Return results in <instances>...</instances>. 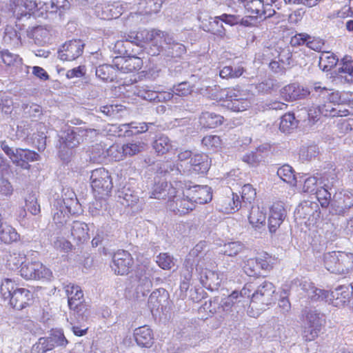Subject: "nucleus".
<instances>
[{
	"label": "nucleus",
	"instance_id": "obj_7",
	"mask_svg": "<svg viewBox=\"0 0 353 353\" xmlns=\"http://www.w3.org/2000/svg\"><path fill=\"white\" fill-rule=\"evenodd\" d=\"M97 134V130L82 127L68 128L60 135L61 147L73 148L88 138L92 139Z\"/></svg>",
	"mask_w": 353,
	"mask_h": 353
},
{
	"label": "nucleus",
	"instance_id": "obj_50",
	"mask_svg": "<svg viewBox=\"0 0 353 353\" xmlns=\"http://www.w3.org/2000/svg\"><path fill=\"white\" fill-rule=\"evenodd\" d=\"M3 41L7 44L17 46L21 43V34L13 27L7 26L4 32Z\"/></svg>",
	"mask_w": 353,
	"mask_h": 353
},
{
	"label": "nucleus",
	"instance_id": "obj_21",
	"mask_svg": "<svg viewBox=\"0 0 353 353\" xmlns=\"http://www.w3.org/2000/svg\"><path fill=\"white\" fill-rule=\"evenodd\" d=\"M310 94L307 88L301 87L299 84L292 83L283 87L281 91V97L285 101H292L301 99Z\"/></svg>",
	"mask_w": 353,
	"mask_h": 353
},
{
	"label": "nucleus",
	"instance_id": "obj_23",
	"mask_svg": "<svg viewBox=\"0 0 353 353\" xmlns=\"http://www.w3.org/2000/svg\"><path fill=\"white\" fill-rule=\"evenodd\" d=\"M169 294L168 292L159 288L152 292L148 299V307L152 313L163 310L168 302Z\"/></svg>",
	"mask_w": 353,
	"mask_h": 353
},
{
	"label": "nucleus",
	"instance_id": "obj_46",
	"mask_svg": "<svg viewBox=\"0 0 353 353\" xmlns=\"http://www.w3.org/2000/svg\"><path fill=\"white\" fill-rule=\"evenodd\" d=\"M324 323L325 319L323 314L316 310H310L307 312L304 324L321 330Z\"/></svg>",
	"mask_w": 353,
	"mask_h": 353
},
{
	"label": "nucleus",
	"instance_id": "obj_53",
	"mask_svg": "<svg viewBox=\"0 0 353 353\" xmlns=\"http://www.w3.org/2000/svg\"><path fill=\"white\" fill-rule=\"evenodd\" d=\"M315 91L318 92L320 90L322 97L326 98L329 101L330 105L333 104L334 106L336 104L340 103L341 97L339 92H329L325 88H321V85L315 84L314 86Z\"/></svg>",
	"mask_w": 353,
	"mask_h": 353
},
{
	"label": "nucleus",
	"instance_id": "obj_45",
	"mask_svg": "<svg viewBox=\"0 0 353 353\" xmlns=\"http://www.w3.org/2000/svg\"><path fill=\"white\" fill-rule=\"evenodd\" d=\"M19 234L17 230L10 225L4 224L0 229V240L5 243H10L17 241Z\"/></svg>",
	"mask_w": 353,
	"mask_h": 353
},
{
	"label": "nucleus",
	"instance_id": "obj_10",
	"mask_svg": "<svg viewBox=\"0 0 353 353\" xmlns=\"http://www.w3.org/2000/svg\"><path fill=\"white\" fill-rule=\"evenodd\" d=\"M353 206V191L340 190L333 196L330 212L343 216Z\"/></svg>",
	"mask_w": 353,
	"mask_h": 353
},
{
	"label": "nucleus",
	"instance_id": "obj_16",
	"mask_svg": "<svg viewBox=\"0 0 353 353\" xmlns=\"http://www.w3.org/2000/svg\"><path fill=\"white\" fill-rule=\"evenodd\" d=\"M63 288L68 296V306L70 310L79 312L83 307L82 299L83 293L79 285L71 283H63Z\"/></svg>",
	"mask_w": 353,
	"mask_h": 353
},
{
	"label": "nucleus",
	"instance_id": "obj_62",
	"mask_svg": "<svg viewBox=\"0 0 353 353\" xmlns=\"http://www.w3.org/2000/svg\"><path fill=\"white\" fill-rule=\"evenodd\" d=\"M48 337L50 340H52L51 343L53 344V347L56 346L65 347L68 343L61 330H52Z\"/></svg>",
	"mask_w": 353,
	"mask_h": 353
},
{
	"label": "nucleus",
	"instance_id": "obj_26",
	"mask_svg": "<svg viewBox=\"0 0 353 353\" xmlns=\"http://www.w3.org/2000/svg\"><path fill=\"white\" fill-rule=\"evenodd\" d=\"M245 8L251 17H270L272 12H268L263 0H250L245 4Z\"/></svg>",
	"mask_w": 353,
	"mask_h": 353
},
{
	"label": "nucleus",
	"instance_id": "obj_52",
	"mask_svg": "<svg viewBox=\"0 0 353 353\" xmlns=\"http://www.w3.org/2000/svg\"><path fill=\"white\" fill-rule=\"evenodd\" d=\"M0 58L3 63L8 66L19 65L22 62V59L18 54L5 49L0 50Z\"/></svg>",
	"mask_w": 353,
	"mask_h": 353
},
{
	"label": "nucleus",
	"instance_id": "obj_55",
	"mask_svg": "<svg viewBox=\"0 0 353 353\" xmlns=\"http://www.w3.org/2000/svg\"><path fill=\"white\" fill-rule=\"evenodd\" d=\"M49 35L48 30L42 26H38L32 31L34 42L40 46H43L49 41Z\"/></svg>",
	"mask_w": 353,
	"mask_h": 353
},
{
	"label": "nucleus",
	"instance_id": "obj_5",
	"mask_svg": "<svg viewBox=\"0 0 353 353\" xmlns=\"http://www.w3.org/2000/svg\"><path fill=\"white\" fill-rule=\"evenodd\" d=\"M276 288L269 281H265L256 288L253 286V291L251 292V302L252 303L251 310L248 311L249 316L256 317L261 311L265 310V307L272 304L274 300Z\"/></svg>",
	"mask_w": 353,
	"mask_h": 353
},
{
	"label": "nucleus",
	"instance_id": "obj_57",
	"mask_svg": "<svg viewBox=\"0 0 353 353\" xmlns=\"http://www.w3.org/2000/svg\"><path fill=\"white\" fill-rule=\"evenodd\" d=\"M25 263H26L25 254L19 252L10 254L7 260V265L10 270H17L19 267L21 268Z\"/></svg>",
	"mask_w": 353,
	"mask_h": 353
},
{
	"label": "nucleus",
	"instance_id": "obj_48",
	"mask_svg": "<svg viewBox=\"0 0 353 353\" xmlns=\"http://www.w3.org/2000/svg\"><path fill=\"white\" fill-rule=\"evenodd\" d=\"M277 175L284 182L290 185H296V179L294 175V171L290 165H283L280 167L277 170Z\"/></svg>",
	"mask_w": 353,
	"mask_h": 353
},
{
	"label": "nucleus",
	"instance_id": "obj_64",
	"mask_svg": "<svg viewBox=\"0 0 353 353\" xmlns=\"http://www.w3.org/2000/svg\"><path fill=\"white\" fill-rule=\"evenodd\" d=\"M157 263L163 270H170L175 265L174 259L168 253H161L157 257Z\"/></svg>",
	"mask_w": 353,
	"mask_h": 353
},
{
	"label": "nucleus",
	"instance_id": "obj_49",
	"mask_svg": "<svg viewBox=\"0 0 353 353\" xmlns=\"http://www.w3.org/2000/svg\"><path fill=\"white\" fill-rule=\"evenodd\" d=\"M338 59L329 52H323L319 57V65L324 71H328L337 63Z\"/></svg>",
	"mask_w": 353,
	"mask_h": 353
},
{
	"label": "nucleus",
	"instance_id": "obj_15",
	"mask_svg": "<svg viewBox=\"0 0 353 353\" xmlns=\"http://www.w3.org/2000/svg\"><path fill=\"white\" fill-rule=\"evenodd\" d=\"M210 265L211 263H208L204 268L196 271L199 272L200 281L203 286L213 291L220 286L223 276L222 274L209 270L208 267Z\"/></svg>",
	"mask_w": 353,
	"mask_h": 353
},
{
	"label": "nucleus",
	"instance_id": "obj_2",
	"mask_svg": "<svg viewBox=\"0 0 353 353\" xmlns=\"http://www.w3.org/2000/svg\"><path fill=\"white\" fill-rule=\"evenodd\" d=\"M129 40L126 41H117L115 43V48L119 53L122 54L127 52L125 44L128 41L135 43L138 46L142 43H150L152 46L149 54L152 56L158 55L163 50V41L170 43L172 39L168 35V33L157 30H140L137 32H132L128 35Z\"/></svg>",
	"mask_w": 353,
	"mask_h": 353
},
{
	"label": "nucleus",
	"instance_id": "obj_40",
	"mask_svg": "<svg viewBox=\"0 0 353 353\" xmlns=\"http://www.w3.org/2000/svg\"><path fill=\"white\" fill-rule=\"evenodd\" d=\"M152 147L158 154L162 155L168 152L172 148V144L167 136L161 134L155 138Z\"/></svg>",
	"mask_w": 353,
	"mask_h": 353
},
{
	"label": "nucleus",
	"instance_id": "obj_17",
	"mask_svg": "<svg viewBox=\"0 0 353 353\" xmlns=\"http://www.w3.org/2000/svg\"><path fill=\"white\" fill-rule=\"evenodd\" d=\"M84 44L80 40L66 42L59 51V57L63 61H73L81 55Z\"/></svg>",
	"mask_w": 353,
	"mask_h": 353
},
{
	"label": "nucleus",
	"instance_id": "obj_47",
	"mask_svg": "<svg viewBox=\"0 0 353 353\" xmlns=\"http://www.w3.org/2000/svg\"><path fill=\"white\" fill-rule=\"evenodd\" d=\"M204 30L205 31L212 32L221 37H223L225 34V28L221 23V18L218 17H210L209 25L206 26L203 23Z\"/></svg>",
	"mask_w": 353,
	"mask_h": 353
},
{
	"label": "nucleus",
	"instance_id": "obj_36",
	"mask_svg": "<svg viewBox=\"0 0 353 353\" xmlns=\"http://www.w3.org/2000/svg\"><path fill=\"white\" fill-rule=\"evenodd\" d=\"M173 185L174 183L169 185L165 181L156 183L152 189L150 197L155 199H164L168 196L170 199V188Z\"/></svg>",
	"mask_w": 353,
	"mask_h": 353
},
{
	"label": "nucleus",
	"instance_id": "obj_25",
	"mask_svg": "<svg viewBox=\"0 0 353 353\" xmlns=\"http://www.w3.org/2000/svg\"><path fill=\"white\" fill-rule=\"evenodd\" d=\"M39 159V154L34 151L21 148L15 149L14 163L23 169H29L30 167L29 162L37 161Z\"/></svg>",
	"mask_w": 353,
	"mask_h": 353
},
{
	"label": "nucleus",
	"instance_id": "obj_27",
	"mask_svg": "<svg viewBox=\"0 0 353 353\" xmlns=\"http://www.w3.org/2000/svg\"><path fill=\"white\" fill-rule=\"evenodd\" d=\"M187 164H189L185 167L188 171L192 170L196 173H205L210 168L208 157L205 154H194Z\"/></svg>",
	"mask_w": 353,
	"mask_h": 353
},
{
	"label": "nucleus",
	"instance_id": "obj_32",
	"mask_svg": "<svg viewBox=\"0 0 353 353\" xmlns=\"http://www.w3.org/2000/svg\"><path fill=\"white\" fill-rule=\"evenodd\" d=\"M319 111L325 117H346L352 113L351 110L341 103L335 105V107L332 105L324 104Z\"/></svg>",
	"mask_w": 353,
	"mask_h": 353
},
{
	"label": "nucleus",
	"instance_id": "obj_19",
	"mask_svg": "<svg viewBox=\"0 0 353 353\" xmlns=\"http://www.w3.org/2000/svg\"><path fill=\"white\" fill-rule=\"evenodd\" d=\"M69 202L70 203H66L64 199H59L53 204L54 207L57 208V212H54L53 215V221L57 227H61L66 223L68 216V213H70L72 211L71 205L77 203L76 199L72 198Z\"/></svg>",
	"mask_w": 353,
	"mask_h": 353
},
{
	"label": "nucleus",
	"instance_id": "obj_35",
	"mask_svg": "<svg viewBox=\"0 0 353 353\" xmlns=\"http://www.w3.org/2000/svg\"><path fill=\"white\" fill-rule=\"evenodd\" d=\"M152 283L150 279V274L145 272L139 277L138 285L136 288V297L140 299L144 297L150 291Z\"/></svg>",
	"mask_w": 353,
	"mask_h": 353
},
{
	"label": "nucleus",
	"instance_id": "obj_30",
	"mask_svg": "<svg viewBox=\"0 0 353 353\" xmlns=\"http://www.w3.org/2000/svg\"><path fill=\"white\" fill-rule=\"evenodd\" d=\"M253 291V285L252 283L246 284L243 289L239 292L237 299L236 312H243L245 308L249 305L251 307V292Z\"/></svg>",
	"mask_w": 353,
	"mask_h": 353
},
{
	"label": "nucleus",
	"instance_id": "obj_22",
	"mask_svg": "<svg viewBox=\"0 0 353 353\" xmlns=\"http://www.w3.org/2000/svg\"><path fill=\"white\" fill-rule=\"evenodd\" d=\"M115 66L119 73H128L140 70L143 65V61L138 57H116Z\"/></svg>",
	"mask_w": 353,
	"mask_h": 353
},
{
	"label": "nucleus",
	"instance_id": "obj_51",
	"mask_svg": "<svg viewBox=\"0 0 353 353\" xmlns=\"http://www.w3.org/2000/svg\"><path fill=\"white\" fill-rule=\"evenodd\" d=\"M39 128V130L45 129V126L42 123H36L34 121H32L30 123L28 121H23L20 123V124L17 126V132H21L22 136L28 137L32 133L33 134H35L34 128Z\"/></svg>",
	"mask_w": 353,
	"mask_h": 353
},
{
	"label": "nucleus",
	"instance_id": "obj_9",
	"mask_svg": "<svg viewBox=\"0 0 353 353\" xmlns=\"http://www.w3.org/2000/svg\"><path fill=\"white\" fill-rule=\"evenodd\" d=\"M337 182V175L334 170L323 174L321 177L319 185L315 192L316 199L322 208H326L331 205V192L330 190L333 188Z\"/></svg>",
	"mask_w": 353,
	"mask_h": 353
},
{
	"label": "nucleus",
	"instance_id": "obj_38",
	"mask_svg": "<svg viewBox=\"0 0 353 353\" xmlns=\"http://www.w3.org/2000/svg\"><path fill=\"white\" fill-rule=\"evenodd\" d=\"M119 202L124 206H134L139 201V196L130 188H123L118 192Z\"/></svg>",
	"mask_w": 353,
	"mask_h": 353
},
{
	"label": "nucleus",
	"instance_id": "obj_3",
	"mask_svg": "<svg viewBox=\"0 0 353 353\" xmlns=\"http://www.w3.org/2000/svg\"><path fill=\"white\" fill-rule=\"evenodd\" d=\"M191 192L188 191L187 183L174 181L170 188V199L167 202V208L176 214L183 215L192 211L194 204L190 199Z\"/></svg>",
	"mask_w": 353,
	"mask_h": 353
},
{
	"label": "nucleus",
	"instance_id": "obj_11",
	"mask_svg": "<svg viewBox=\"0 0 353 353\" xmlns=\"http://www.w3.org/2000/svg\"><path fill=\"white\" fill-rule=\"evenodd\" d=\"M20 274L26 279H48L52 276V271L39 261H26L20 269Z\"/></svg>",
	"mask_w": 353,
	"mask_h": 353
},
{
	"label": "nucleus",
	"instance_id": "obj_6",
	"mask_svg": "<svg viewBox=\"0 0 353 353\" xmlns=\"http://www.w3.org/2000/svg\"><path fill=\"white\" fill-rule=\"evenodd\" d=\"M225 97V105L234 112H241L247 110L251 105L250 99L252 94L247 89L239 87L228 88L222 92Z\"/></svg>",
	"mask_w": 353,
	"mask_h": 353
},
{
	"label": "nucleus",
	"instance_id": "obj_58",
	"mask_svg": "<svg viewBox=\"0 0 353 353\" xmlns=\"http://www.w3.org/2000/svg\"><path fill=\"white\" fill-rule=\"evenodd\" d=\"M243 248V245L239 242H230L223 245L221 252L229 256H234L239 253Z\"/></svg>",
	"mask_w": 353,
	"mask_h": 353
},
{
	"label": "nucleus",
	"instance_id": "obj_56",
	"mask_svg": "<svg viewBox=\"0 0 353 353\" xmlns=\"http://www.w3.org/2000/svg\"><path fill=\"white\" fill-rule=\"evenodd\" d=\"M285 331V327L283 325L275 323L269 327L267 335L269 339L284 340L287 338Z\"/></svg>",
	"mask_w": 353,
	"mask_h": 353
},
{
	"label": "nucleus",
	"instance_id": "obj_12",
	"mask_svg": "<svg viewBox=\"0 0 353 353\" xmlns=\"http://www.w3.org/2000/svg\"><path fill=\"white\" fill-rule=\"evenodd\" d=\"M205 241H200L192 249L186 259L187 264L190 263V268L195 265L196 270H199L204 268L208 263H210L211 253L207 250Z\"/></svg>",
	"mask_w": 353,
	"mask_h": 353
},
{
	"label": "nucleus",
	"instance_id": "obj_8",
	"mask_svg": "<svg viewBox=\"0 0 353 353\" xmlns=\"http://www.w3.org/2000/svg\"><path fill=\"white\" fill-rule=\"evenodd\" d=\"M91 186L99 197L108 196L113 185L112 178L108 170L100 168L92 170L90 176Z\"/></svg>",
	"mask_w": 353,
	"mask_h": 353
},
{
	"label": "nucleus",
	"instance_id": "obj_4",
	"mask_svg": "<svg viewBox=\"0 0 353 353\" xmlns=\"http://www.w3.org/2000/svg\"><path fill=\"white\" fill-rule=\"evenodd\" d=\"M0 292L5 300H9L12 307L19 310L26 307L32 298L29 290L20 287L11 279H4L2 281Z\"/></svg>",
	"mask_w": 353,
	"mask_h": 353
},
{
	"label": "nucleus",
	"instance_id": "obj_31",
	"mask_svg": "<svg viewBox=\"0 0 353 353\" xmlns=\"http://www.w3.org/2000/svg\"><path fill=\"white\" fill-rule=\"evenodd\" d=\"M114 63V65L104 64L97 67L96 69L97 77L104 81H113L117 79L119 71L115 66V60Z\"/></svg>",
	"mask_w": 353,
	"mask_h": 353
},
{
	"label": "nucleus",
	"instance_id": "obj_1",
	"mask_svg": "<svg viewBox=\"0 0 353 353\" xmlns=\"http://www.w3.org/2000/svg\"><path fill=\"white\" fill-rule=\"evenodd\" d=\"M305 296L312 301H325L335 307H342L349 303L352 297L353 288L350 285H340L329 292L317 288L310 280L303 279L295 281Z\"/></svg>",
	"mask_w": 353,
	"mask_h": 353
},
{
	"label": "nucleus",
	"instance_id": "obj_63",
	"mask_svg": "<svg viewBox=\"0 0 353 353\" xmlns=\"http://www.w3.org/2000/svg\"><path fill=\"white\" fill-rule=\"evenodd\" d=\"M49 337H41L38 342L33 345V350L37 353H45L52 350L53 344Z\"/></svg>",
	"mask_w": 353,
	"mask_h": 353
},
{
	"label": "nucleus",
	"instance_id": "obj_24",
	"mask_svg": "<svg viewBox=\"0 0 353 353\" xmlns=\"http://www.w3.org/2000/svg\"><path fill=\"white\" fill-rule=\"evenodd\" d=\"M96 12L97 16L101 19L110 20L119 17L124 12V7L121 3L115 2L112 4L97 6Z\"/></svg>",
	"mask_w": 353,
	"mask_h": 353
},
{
	"label": "nucleus",
	"instance_id": "obj_29",
	"mask_svg": "<svg viewBox=\"0 0 353 353\" xmlns=\"http://www.w3.org/2000/svg\"><path fill=\"white\" fill-rule=\"evenodd\" d=\"M89 228L86 223L74 221L70 226V234L77 243H83L89 239Z\"/></svg>",
	"mask_w": 353,
	"mask_h": 353
},
{
	"label": "nucleus",
	"instance_id": "obj_42",
	"mask_svg": "<svg viewBox=\"0 0 353 353\" xmlns=\"http://www.w3.org/2000/svg\"><path fill=\"white\" fill-rule=\"evenodd\" d=\"M297 125L298 121L296 119L294 114L288 112L281 118L279 129L284 133H290L296 128Z\"/></svg>",
	"mask_w": 353,
	"mask_h": 353
},
{
	"label": "nucleus",
	"instance_id": "obj_20",
	"mask_svg": "<svg viewBox=\"0 0 353 353\" xmlns=\"http://www.w3.org/2000/svg\"><path fill=\"white\" fill-rule=\"evenodd\" d=\"M187 189L191 192L190 199L194 205L207 203L212 199L211 188L207 185L191 186L190 183H187Z\"/></svg>",
	"mask_w": 353,
	"mask_h": 353
},
{
	"label": "nucleus",
	"instance_id": "obj_61",
	"mask_svg": "<svg viewBox=\"0 0 353 353\" xmlns=\"http://www.w3.org/2000/svg\"><path fill=\"white\" fill-rule=\"evenodd\" d=\"M244 272L249 276H254L259 274V262L256 259H248L243 265Z\"/></svg>",
	"mask_w": 353,
	"mask_h": 353
},
{
	"label": "nucleus",
	"instance_id": "obj_43",
	"mask_svg": "<svg viewBox=\"0 0 353 353\" xmlns=\"http://www.w3.org/2000/svg\"><path fill=\"white\" fill-rule=\"evenodd\" d=\"M245 71V68L241 65L235 67L225 65L220 69L219 76L225 79H237L242 76Z\"/></svg>",
	"mask_w": 353,
	"mask_h": 353
},
{
	"label": "nucleus",
	"instance_id": "obj_33",
	"mask_svg": "<svg viewBox=\"0 0 353 353\" xmlns=\"http://www.w3.org/2000/svg\"><path fill=\"white\" fill-rule=\"evenodd\" d=\"M220 210L229 214L238 210L241 207V201L236 194L232 193V196H228L220 201Z\"/></svg>",
	"mask_w": 353,
	"mask_h": 353
},
{
	"label": "nucleus",
	"instance_id": "obj_59",
	"mask_svg": "<svg viewBox=\"0 0 353 353\" xmlns=\"http://www.w3.org/2000/svg\"><path fill=\"white\" fill-rule=\"evenodd\" d=\"M342 62L343 65L339 71L345 74L344 77L346 81L353 83V60L345 57Z\"/></svg>",
	"mask_w": 353,
	"mask_h": 353
},
{
	"label": "nucleus",
	"instance_id": "obj_44",
	"mask_svg": "<svg viewBox=\"0 0 353 353\" xmlns=\"http://www.w3.org/2000/svg\"><path fill=\"white\" fill-rule=\"evenodd\" d=\"M339 252H327L323 255L325 268L329 272L334 274H337L339 272Z\"/></svg>",
	"mask_w": 353,
	"mask_h": 353
},
{
	"label": "nucleus",
	"instance_id": "obj_39",
	"mask_svg": "<svg viewBox=\"0 0 353 353\" xmlns=\"http://www.w3.org/2000/svg\"><path fill=\"white\" fill-rule=\"evenodd\" d=\"M339 274H345L353 270V254L339 252Z\"/></svg>",
	"mask_w": 353,
	"mask_h": 353
},
{
	"label": "nucleus",
	"instance_id": "obj_54",
	"mask_svg": "<svg viewBox=\"0 0 353 353\" xmlns=\"http://www.w3.org/2000/svg\"><path fill=\"white\" fill-rule=\"evenodd\" d=\"M123 148L125 157H131L144 150L145 144L142 141L131 142L123 144Z\"/></svg>",
	"mask_w": 353,
	"mask_h": 353
},
{
	"label": "nucleus",
	"instance_id": "obj_60",
	"mask_svg": "<svg viewBox=\"0 0 353 353\" xmlns=\"http://www.w3.org/2000/svg\"><path fill=\"white\" fill-rule=\"evenodd\" d=\"M22 108L24 112L28 114L30 117L40 119L43 114L42 108L36 103H23Z\"/></svg>",
	"mask_w": 353,
	"mask_h": 353
},
{
	"label": "nucleus",
	"instance_id": "obj_41",
	"mask_svg": "<svg viewBox=\"0 0 353 353\" xmlns=\"http://www.w3.org/2000/svg\"><path fill=\"white\" fill-rule=\"evenodd\" d=\"M249 222L255 228L263 226L265 214L259 206H252L248 216Z\"/></svg>",
	"mask_w": 353,
	"mask_h": 353
},
{
	"label": "nucleus",
	"instance_id": "obj_13",
	"mask_svg": "<svg viewBox=\"0 0 353 353\" xmlns=\"http://www.w3.org/2000/svg\"><path fill=\"white\" fill-rule=\"evenodd\" d=\"M10 10L17 19L29 18L37 7L35 0H10Z\"/></svg>",
	"mask_w": 353,
	"mask_h": 353
},
{
	"label": "nucleus",
	"instance_id": "obj_28",
	"mask_svg": "<svg viewBox=\"0 0 353 353\" xmlns=\"http://www.w3.org/2000/svg\"><path fill=\"white\" fill-rule=\"evenodd\" d=\"M134 336L137 345L141 347L148 348L153 344L152 330L148 326L145 325L135 329Z\"/></svg>",
	"mask_w": 353,
	"mask_h": 353
},
{
	"label": "nucleus",
	"instance_id": "obj_14",
	"mask_svg": "<svg viewBox=\"0 0 353 353\" xmlns=\"http://www.w3.org/2000/svg\"><path fill=\"white\" fill-rule=\"evenodd\" d=\"M133 265L131 254L125 250H118L112 256L111 268L117 274H127Z\"/></svg>",
	"mask_w": 353,
	"mask_h": 353
},
{
	"label": "nucleus",
	"instance_id": "obj_18",
	"mask_svg": "<svg viewBox=\"0 0 353 353\" xmlns=\"http://www.w3.org/2000/svg\"><path fill=\"white\" fill-rule=\"evenodd\" d=\"M286 216V211L281 202L274 203L270 210L268 228L271 233H274L280 227Z\"/></svg>",
	"mask_w": 353,
	"mask_h": 353
},
{
	"label": "nucleus",
	"instance_id": "obj_37",
	"mask_svg": "<svg viewBox=\"0 0 353 353\" xmlns=\"http://www.w3.org/2000/svg\"><path fill=\"white\" fill-rule=\"evenodd\" d=\"M223 117L213 112H203L199 117L201 125L205 128H214L222 124Z\"/></svg>",
	"mask_w": 353,
	"mask_h": 353
},
{
	"label": "nucleus",
	"instance_id": "obj_34",
	"mask_svg": "<svg viewBox=\"0 0 353 353\" xmlns=\"http://www.w3.org/2000/svg\"><path fill=\"white\" fill-rule=\"evenodd\" d=\"M157 86L140 84L135 87L134 94L144 100L154 101L157 97Z\"/></svg>",
	"mask_w": 353,
	"mask_h": 353
}]
</instances>
